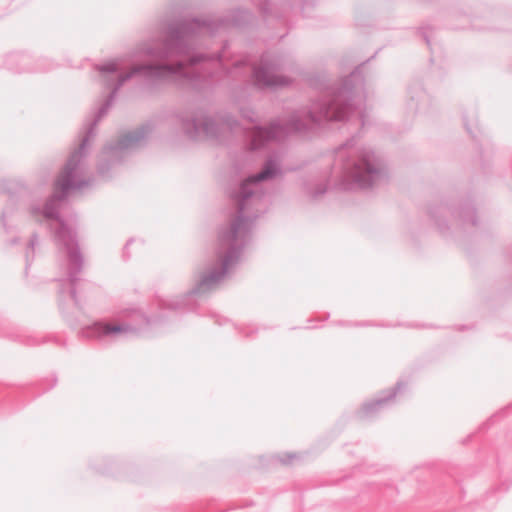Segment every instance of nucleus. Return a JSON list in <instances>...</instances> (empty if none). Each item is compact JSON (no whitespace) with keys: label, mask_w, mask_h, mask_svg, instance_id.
Segmentation results:
<instances>
[{"label":"nucleus","mask_w":512,"mask_h":512,"mask_svg":"<svg viewBox=\"0 0 512 512\" xmlns=\"http://www.w3.org/2000/svg\"><path fill=\"white\" fill-rule=\"evenodd\" d=\"M70 185V176L68 173L64 172L63 174H61L59 176V178L57 179L56 181V184H55V193L57 196L60 197L59 193H63L64 191H66L68 189Z\"/></svg>","instance_id":"obj_1"},{"label":"nucleus","mask_w":512,"mask_h":512,"mask_svg":"<svg viewBox=\"0 0 512 512\" xmlns=\"http://www.w3.org/2000/svg\"><path fill=\"white\" fill-rule=\"evenodd\" d=\"M97 327L101 335L120 333L124 331V328L118 324H99Z\"/></svg>","instance_id":"obj_2"},{"label":"nucleus","mask_w":512,"mask_h":512,"mask_svg":"<svg viewBox=\"0 0 512 512\" xmlns=\"http://www.w3.org/2000/svg\"><path fill=\"white\" fill-rule=\"evenodd\" d=\"M271 174H272V170L268 166L263 172H261V173L257 174L256 176H253L250 179H248L246 181L245 185H247L250 182H257V181H260V180L267 179L268 177L271 176Z\"/></svg>","instance_id":"obj_3"},{"label":"nucleus","mask_w":512,"mask_h":512,"mask_svg":"<svg viewBox=\"0 0 512 512\" xmlns=\"http://www.w3.org/2000/svg\"><path fill=\"white\" fill-rule=\"evenodd\" d=\"M256 79L259 83L261 84H264V85H274L276 84V82L274 81H270V80H266L264 77H262L259 73H257L256 75Z\"/></svg>","instance_id":"obj_4"}]
</instances>
